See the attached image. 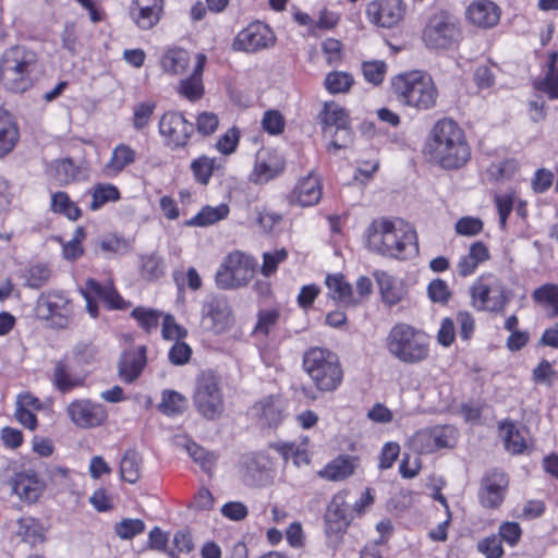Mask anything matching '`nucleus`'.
<instances>
[{
    "label": "nucleus",
    "instance_id": "nucleus-20",
    "mask_svg": "<svg viewBox=\"0 0 558 558\" xmlns=\"http://www.w3.org/2000/svg\"><path fill=\"white\" fill-rule=\"evenodd\" d=\"M165 0H132L129 14L132 22L143 31L154 28L162 17Z\"/></svg>",
    "mask_w": 558,
    "mask_h": 558
},
{
    "label": "nucleus",
    "instance_id": "nucleus-30",
    "mask_svg": "<svg viewBox=\"0 0 558 558\" xmlns=\"http://www.w3.org/2000/svg\"><path fill=\"white\" fill-rule=\"evenodd\" d=\"M19 141V129L13 117L0 108V157L8 155Z\"/></svg>",
    "mask_w": 558,
    "mask_h": 558
},
{
    "label": "nucleus",
    "instance_id": "nucleus-59",
    "mask_svg": "<svg viewBox=\"0 0 558 558\" xmlns=\"http://www.w3.org/2000/svg\"><path fill=\"white\" fill-rule=\"evenodd\" d=\"M477 549L486 558H500L504 554L501 539L499 536L492 535L477 544Z\"/></svg>",
    "mask_w": 558,
    "mask_h": 558
},
{
    "label": "nucleus",
    "instance_id": "nucleus-45",
    "mask_svg": "<svg viewBox=\"0 0 558 558\" xmlns=\"http://www.w3.org/2000/svg\"><path fill=\"white\" fill-rule=\"evenodd\" d=\"M51 271L45 264H36L31 266L23 275L26 286L33 289H39L50 278Z\"/></svg>",
    "mask_w": 558,
    "mask_h": 558
},
{
    "label": "nucleus",
    "instance_id": "nucleus-48",
    "mask_svg": "<svg viewBox=\"0 0 558 558\" xmlns=\"http://www.w3.org/2000/svg\"><path fill=\"white\" fill-rule=\"evenodd\" d=\"M156 104L154 101H144L136 104L133 110V126L141 131L145 129L155 111Z\"/></svg>",
    "mask_w": 558,
    "mask_h": 558
},
{
    "label": "nucleus",
    "instance_id": "nucleus-2",
    "mask_svg": "<svg viewBox=\"0 0 558 558\" xmlns=\"http://www.w3.org/2000/svg\"><path fill=\"white\" fill-rule=\"evenodd\" d=\"M366 245L376 254L396 258L417 252L416 233L401 219L373 221L366 231Z\"/></svg>",
    "mask_w": 558,
    "mask_h": 558
},
{
    "label": "nucleus",
    "instance_id": "nucleus-38",
    "mask_svg": "<svg viewBox=\"0 0 558 558\" xmlns=\"http://www.w3.org/2000/svg\"><path fill=\"white\" fill-rule=\"evenodd\" d=\"M504 435L506 449L514 454L522 453L526 449V441L520 430L512 422H505L500 425Z\"/></svg>",
    "mask_w": 558,
    "mask_h": 558
},
{
    "label": "nucleus",
    "instance_id": "nucleus-19",
    "mask_svg": "<svg viewBox=\"0 0 558 558\" xmlns=\"http://www.w3.org/2000/svg\"><path fill=\"white\" fill-rule=\"evenodd\" d=\"M83 295L86 300V310L94 318L98 316V307L94 298L104 301L110 308H122L124 303L123 299L111 283L100 284L94 279L86 281Z\"/></svg>",
    "mask_w": 558,
    "mask_h": 558
},
{
    "label": "nucleus",
    "instance_id": "nucleus-55",
    "mask_svg": "<svg viewBox=\"0 0 558 558\" xmlns=\"http://www.w3.org/2000/svg\"><path fill=\"white\" fill-rule=\"evenodd\" d=\"M288 257V252L284 248L277 250L272 253L266 252L263 255L262 272L265 277L271 276L280 263L284 262Z\"/></svg>",
    "mask_w": 558,
    "mask_h": 558
},
{
    "label": "nucleus",
    "instance_id": "nucleus-1",
    "mask_svg": "<svg viewBox=\"0 0 558 558\" xmlns=\"http://www.w3.org/2000/svg\"><path fill=\"white\" fill-rule=\"evenodd\" d=\"M425 153L444 169L463 167L471 156L461 128L451 119L437 121L425 144Z\"/></svg>",
    "mask_w": 558,
    "mask_h": 558
},
{
    "label": "nucleus",
    "instance_id": "nucleus-53",
    "mask_svg": "<svg viewBox=\"0 0 558 558\" xmlns=\"http://www.w3.org/2000/svg\"><path fill=\"white\" fill-rule=\"evenodd\" d=\"M280 317L279 310H267L258 313V322L254 328L255 333L267 336L271 328L278 323Z\"/></svg>",
    "mask_w": 558,
    "mask_h": 558
},
{
    "label": "nucleus",
    "instance_id": "nucleus-7",
    "mask_svg": "<svg viewBox=\"0 0 558 558\" xmlns=\"http://www.w3.org/2000/svg\"><path fill=\"white\" fill-rule=\"evenodd\" d=\"M193 403L197 412L207 420H216L225 410L223 395L219 377L210 372H202L195 379Z\"/></svg>",
    "mask_w": 558,
    "mask_h": 558
},
{
    "label": "nucleus",
    "instance_id": "nucleus-10",
    "mask_svg": "<svg viewBox=\"0 0 558 558\" xmlns=\"http://www.w3.org/2000/svg\"><path fill=\"white\" fill-rule=\"evenodd\" d=\"M473 306L478 311L499 312L508 303L506 287L495 275L481 276L471 287Z\"/></svg>",
    "mask_w": 558,
    "mask_h": 558
},
{
    "label": "nucleus",
    "instance_id": "nucleus-60",
    "mask_svg": "<svg viewBox=\"0 0 558 558\" xmlns=\"http://www.w3.org/2000/svg\"><path fill=\"white\" fill-rule=\"evenodd\" d=\"M428 296L433 302L445 304L451 296L446 281L441 279H434L427 288Z\"/></svg>",
    "mask_w": 558,
    "mask_h": 558
},
{
    "label": "nucleus",
    "instance_id": "nucleus-11",
    "mask_svg": "<svg viewBox=\"0 0 558 558\" xmlns=\"http://www.w3.org/2000/svg\"><path fill=\"white\" fill-rule=\"evenodd\" d=\"M457 429L451 425H437L417 430L410 439V448L417 453H432L453 447Z\"/></svg>",
    "mask_w": 558,
    "mask_h": 558
},
{
    "label": "nucleus",
    "instance_id": "nucleus-8",
    "mask_svg": "<svg viewBox=\"0 0 558 558\" xmlns=\"http://www.w3.org/2000/svg\"><path fill=\"white\" fill-rule=\"evenodd\" d=\"M256 262L248 255L234 251L230 253L216 272L215 281L222 290L238 289L246 286L253 278Z\"/></svg>",
    "mask_w": 558,
    "mask_h": 558
},
{
    "label": "nucleus",
    "instance_id": "nucleus-6",
    "mask_svg": "<svg viewBox=\"0 0 558 558\" xmlns=\"http://www.w3.org/2000/svg\"><path fill=\"white\" fill-rule=\"evenodd\" d=\"M36 63L35 52L25 48L7 50L0 61V82L14 93H23L32 86L31 72Z\"/></svg>",
    "mask_w": 558,
    "mask_h": 558
},
{
    "label": "nucleus",
    "instance_id": "nucleus-16",
    "mask_svg": "<svg viewBox=\"0 0 558 558\" xmlns=\"http://www.w3.org/2000/svg\"><path fill=\"white\" fill-rule=\"evenodd\" d=\"M202 324L215 333H222L233 325L230 305L223 298H211L202 307Z\"/></svg>",
    "mask_w": 558,
    "mask_h": 558
},
{
    "label": "nucleus",
    "instance_id": "nucleus-56",
    "mask_svg": "<svg viewBox=\"0 0 558 558\" xmlns=\"http://www.w3.org/2000/svg\"><path fill=\"white\" fill-rule=\"evenodd\" d=\"M240 140V131L238 128H230L216 143V148L223 155L232 154Z\"/></svg>",
    "mask_w": 558,
    "mask_h": 558
},
{
    "label": "nucleus",
    "instance_id": "nucleus-43",
    "mask_svg": "<svg viewBox=\"0 0 558 558\" xmlns=\"http://www.w3.org/2000/svg\"><path fill=\"white\" fill-rule=\"evenodd\" d=\"M131 315L145 331L150 332L157 329L162 314L157 310L138 306Z\"/></svg>",
    "mask_w": 558,
    "mask_h": 558
},
{
    "label": "nucleus",
    "instance_id": "nucleus-18",
    "mask_svg": "<svg viewBox=\"0 0 558 558\" xmlns=\"http://www.w3.org/2000/svg\"><path fill=\"white\" fill-rule=\"evenodd\" d=\"M509 480L500 470L488 471L481 481L478 498L485 508H497L505 499Z\"/></svg>",
    "mask_w": 558,
    "mask_h": 558
},
{
    "label": "nucleus",
    "instance_id": "nucleus-33",
    "mask_svg": "<svg viewBox=\"0 0 558 558\" xmlns=\"http://www.w3.org/2000/svg\"><path fill=\"white\" fill-rule=\"evenodd\" d=\"M355 518L353 508L347 502L345 494H337L328 505L326 512L327 523H351Z\"/></svg>",
    "mask_w": 558,
    "mask_h": 558
},
{
    "label": "nucleus",
    "instance_id": "nucleus-37",
    "mask_svg": "<svg viewBox=\"0 0 558 558\" xmlns=\"http://www.w3.org/2000/svg\"><path fill=\"white\" fill-rule=\"evenodd\" d=\"M53 383L61 392H68L83 385V379L73 375L63 361H58L53 369Z\"/></svg>",
    "mask_w": 558,
    "mask_h": 558
},
{
    "label": "nucleus",
    "instance_id": "nucleus-57",
    "mask_svg": "<svg viewBox=\"0 0 558 558\" xmlns=\"http://www.w3.org/2000/svg\"><path fill=\"white\" fill-rule=\"evenodd\" d=\"M262 125L267 133L277 135L284 129V119L278 110H268L264 114Z\"/></svg>",
    "mask_w": 558,
    "mask_h": 558
},
{
    "label": "nucleus",
    "instance_id": "nucleus-4",
    "mask_svg": "<svg viewBox=\"0 0 558 558\" xmlns=\"http://www.w3.org/2000/svg\"><path fill=\"white\" fill-rule=\"evenodd\" d=\"M388 352L404 364H417L429 355L428 336L411 325H395L387 335Z\"/></svg>",
    "mask_w": 558,
    "mask_h": 558
},
{
    "label": "nucleus",
    "instance_id": "nucleus-26",
    "mask_svg": "<svg viewBox=\"0 0 558 558\" xmlns=\"http://www.w3.org/2000/svg\"><path fill=\"white\" fill-rule=\"evenodd\" d=\"M328 289V295L333 301L345 306H356L360 300L353 295L352 286L344 279L343 275H328L325 280Z\"/></svg>",
    "mask_w": 558,
    "mask_h": 558
},
{
    "label": "nucleus",
    "instance_id": "nucleus-35",
    "mask_svg": "<svg viewBox=\"0 0 558 558\" xmlns=\"http://www.w3.org/2000/svg\"><path fill=\"white\" fill-rule=\"evenodd\" d=\"M135 159L136 151L132 147L125 144H119L113 148L112 156L107 162L106 169L111 173H119L125 167L133 163Z\"/></svg>",
    "mask_w": 558,
    "mask_h": 558
},
{
    "label": "nucleus",
    "instance_id": "nucleus-64",
    "mask_svg": "<svg viewBox=\"0 0 558 558\" xmlns=\"http://www.w3.org/2000/svg\"><path fill=\"white\" fill-rule=\"evenodd\" d=\"M536 88L548 94L549 98H558V70H548L546 76L536 84Z\"/></svg>",
    "mask_w": 558,
    "mask_h": 558
},
{
    "label": "nucleus",
    "instance_id": "nucleus-5",
    "mask_svg": "<svg viewBox=\"0 0 558 558\" xmlns=\"http://www.w3.org/2000/svg\"><path fill=\"white\" fill-rule=\"evenodd\" d=\"M392 90L397 99L417 110H428L436 105L438 92L432 76L413 71L397 75L392 80Z\"/></svg>",
    "mask_w": 558,
    "mask_h": 558
},
{
    "label": "nucleus",
    "instance_id": "nucleus-24",
    "mask_svg": "<svg viewBox=\"0 0 558 558\" xmlns=\"http://www.w3.org/2000/svg\"><path fill=\"white\" fill-rule=\"evenodd\" d=\"M44 488L45 483L32 470H25L14 478L13 490L27 502L37 501Z\"/></svg>",
    "mask_w": 558,
    "mask_h": 558
},
{
    "label": "nucleus",
    "instance_id": "nucleus-22",
    "mask_svg": "<svg viewBox=\"0 0 558 558\" xmlns=\"http://www.w3.org/2000/svg\"><path fill=\"white\" fill-rule=\"evenodd\" d=\"M147 364L146 347L137 348L123 352L118 364V375L126 384L135 381L142 374Z\"/></svg>",
    "mask_w": 558,
    "mask_h": 558
},
{
    "label": "nucleus",
    "instance_id": "nucleus-40",
    "mask_svg": "<svg viewBox=\"0 0 558 558\" xmlns=\"http://www.w3.org/2000/svg\"><path fill=\"white\" fill-rule=\"evenodd\" d=\"M51 209L62 214L70 220H77L81 217V209L72 202L65 192H56L51 196Z\"/></svg>",
    "mask_w": 558,
    "mask_h": 558
},
{
    "label": "nucleus",
    "instance_id": "nucleus-63",
    "mask_svg": "<svg viewBox=\"0 0 558 558\" xmlns=\"http://www.w3.org/2000/svg\"><path fill=\"white\" fill-rule=\"evenodd\" d=\"M187 331L182 326L178 325L171 315H166L162 323V336L165 339L178 340L185 338Z\"/></svg>",
    "mask_w": 558,
    "mask_h": 558
},
{
    "label": "nucleus",
    "instance_id": "nucleus-39",
    "mask_svg": "<svg viewBox=\"0 0 558 558\" xmlns=\"http://www.w3.org/2000/svg\"><path fill=\"white\" fill-rule=\"evenodd\" d=\"M228 214L229 207L226 204H220L216 207L206 206L190 220L189 225L199 227L209 226L225 219Z\"/></svg>",
    "mask_w": 558,
    "mask_h": 558
},
{
    "label": "nucleus",
    "instance_id": "nucleus-3",
    "mask_svg": "<svg viewBox=\"0 0 558 558\" xmlns=\"http://www.w3.org/2000/svg\"><path fill=\"white\" fill-rule=\"evenodd\" d=\"M302 365L315 388L320 392H332L342 384L344 375L342 365L339 356L329 349L310 348L303 354Z\"/></svg>",
    "mask_w": 558,
    "mask_h": 558
},
{
    "label": "nucleus",
    "instance_id": "nucleus-54",
    "mask_svg": "<svg viewBox=\"0 0 558 558\" xmlns=\"http://www.w3.org/2000/svg\"><path fill=\"white\" fill-rule=\"evenodd\" d=\"M456 232L464 236H474L482 232L483 221L480 218L462 217L454 226Z\"/></svg>",
    "mask_w": 558,
    "mask_h": 558
},
{
    "label": "nucleus",
    "instance_id": "nucleus-17",
    "mask_svg": "<svg viewBox=\"0 0 558 558\" xmlns=\"http://www.w3.org/2000/svg\"><path fill=\"white\" fill-rule=\"evenodd\" d=\"M71 422L81 428H90L101 425L107 418L104 405L88 399L71 402L66 408Z\"/></svg>",
    "mask_w": 558,
    "mask_h": 558
},
{
    "label": "nucleus",
    "instance_id": "nucleus-9",
    "mask_svg": "<svg viewBox=\"0 0 558 558\" xmlns=\"http://www.w3.org/2000/svg\"><path fill=\"white\" fill-rule=\"evenodd\" d=\"M422 38L430 49H447L461 38L458 20L448 11L435 13L428 20Z\"/></svg>",
    "mask_w": 558,
    "mask_h": 558
},
{
    "label": "nucleus",
    "instance_id": "nucleus-28",
    "mask_svg": "<svg viewBox=\"0 0 558 558\" xmlns=\"http://www.w3.org/2000/svg\"><path fill=\"white\" fill-rule=\"evenodd\" d=\"M322 197V187L319 180L310 174L301 179L293 191V199L300 206H313L319 202Z\"/></svg>",
    "mask_w": 558,
    "mask_h": 558
},
{
    "label": "nucleus",
    "instance_id": "nucleus-15",
    "mask_svg": "<svg viewBox=\"0 0 558 558\" xmlns=\"http://www.w3.org/2000/svg\"><path fill=\"white\" fill-rule=\"evenodd\" d=\"M276 37L271 28L259 22H253L242 29L235 37L232 47L234 50L256 52L275 45Z\"/></svg>",
    "mask_w": 558,
    "mask_h": 558
},
{
    "label": "nucleus",
    "instance_id": "nucleus-34",
    "mask_svg": "<svg viewBox=\"0 0 558 558\" xmlns=\"http://www.w3.org/2000/svg\"><path fill=\"white\" fill-rule=\"evenodd\" d=\"M141 454L134 449L126 450L120 462V475L122 480L130 484H135L141 476Z\"/></svg>",
    "mask_w": 558,
    "mask_h": 558
},
{
    "label": "nucleus",
    "instance_id": "nucleus-32",
    "mask_svg": "<svg viewBox=\"0 0 558 558\" xmlns=\"http://www.w3.org/2000/svg\"><path fill=\"white\" fill-rule=\"evenodd\" d=\"M206 57L204 54H197V61L193 71V74L182 80L180 83V93L190 100L199 99L203 96V85L201 75L204 70Z\"/></svg>",
    "mask_w": 558,
    "mask_h": 558
},
{
    "label": "nucleus",
    "instance_id": "nucleus-42",
    "mask_svg": "<svg viewBox=\"0 0 558 558\" xmlns=\"http://www.w3.org/2000/svg\"><path fill=\"white\" fill-rule=\"evenodd\" d=\"M120 198L119 190L112 184H98L92 193L89 208L98 210L108 202H114Z\"/></svg>",
    "mask_w": 558,
    "mask_h": 558
},
{
    "label": "nucleus",
    "instance_id": "nucleus-58",
    "mask_svg": "<svg viewBox=\"0 0 558 558\" xmlns=\"http://www.w3.org/2000/svg\"><path fill=\"white\" fill-rule=\"evenodd\" d=\"M19 534L23 537V541L31 546L39 545L46 539L45 525H21Z\"/></svg>",
    "mask_w": 558,
    "mask_h": 558
},
{
    "label": "nucleus",
    "instance_id": "nucleus-44",
    "mask_svg": "<svg viewBox=\"0 0 558 558\" xmlns=\"http://www.w3.org/2000/svg\"><path fill=\"white\" fill-rule=\"evenodd\" d=\"M215 169V159L205 155L191 162V170L194 179L201 184H208Z\"/></svg>",
    "mask_w": 558,
    "mask_h": 558
},
{
    "label": "nucleus",
    "instance_id": "nucleus-31",
    "mask_svg": "<svg viewBox=\"0 0 558 558\" xmlns=\"http://www.w3.org/2000/svg\"><path fill=\"white\" fill-rule=\"evenodd\" d=\"M320 123L324 135L331 134L336 129L350 124L347 111L335 102L325 104L320 113Z\"/></svg>",
    "mask_w": 558,
    "mask_h": 558
},
{
    "label": "nucleus",
    "instance_id": "nucleus-27",
    "mask_svg": "<svg viewBox=\"0 0 558 558\" xmlns=\"http://www.w3.org/2000/svg\"><path fill=\"white\" fill-rule=\"evenodd\" d=\"M253 411L262 424L269 427L277 426L283 418V404L279 398L267 397L256 403Z\"/></svg>",
    "mask_w": 558,
    "mask_h": 558
},
{
    "label": "nucleus",
    "instance_id": "nucleus-14",
    "mask_svg": "<svg viewBox=\"0 0 558 558\" xmlns=\"http://www.w3.org/2000/svg\"><path fill=\"white\" fill-rule=\"evenodd\" d=\"M159 132L166 137L167 145L172 149L186 146L194 133V124L189 122L183 113L165 112L159 120Z\"/></svg>",
    "mask_w": 558,
    "mask_h": 558
},
{
    "label": "nucleus",
    "instance_id": "nucleus-41",
    "mask_svg": "<svg viewBox=\"0 0 558 558\" xmlns=\"http://www.w3.org/2000/svg\"><path fill=\"white\" fill-rule=\"evenodd\" d=\"M187 408V399L174 391L165 390L162 393V401L159 404V410L167 415H177L184 412Z\"/></svg>",
    "mask_w": 558,
    "mask_h": 558
},
{
    "label": "nucleus",
    "instance_id": "nucleus-52",
    "mask_svg": "<svg viewBox=\"0 0 558 558\" xmlns=\"http://www.w3.org/2000/svg\"><path fill=\"white\" fill-rule=\"evenodd\" d=\"M99 248L105 253L124 255L130 251L131 245L124 238L108 235L99 241Z\"/></svg>",
    "mask_w": 558,
    "mask_h": 558
},
{
    "label": "nucleus",
    "instance_id": "nucleus-12",
    "mask_svg": "<svg viewBox=\"0 0 558 558\" xmlns=\"http://www.w3.org/2000/svg\"><path fill=\"white\" fill-rule=\"evenodd\" d=\"M36 311L41 319L51 320L56 328H66L73 316L71 301L60 291L43 293L37 301Z\"/></svg>",
    "mask_w": 558,
    "mask_h": 558
},
{
    "label": "nucleus",
    "instance_id": "nucleus-21",
    "mask_svg": "<svg viewBox=\"0 0 558 558\" xmlns=\"http://www.w3.org/2000/svg\"><path fill=\"white\" fill-rule=\"evenodd\" d=\"M283 169L284 161L279 155L270 150H260L256 155L251 180L256 184H264L277 178Z\"/></svg>",
    "mask_w": 558,
    "mask_h": 558
},
{
    "label": "nucleus",
    "instance_id": "nucleus-25",
    "mask_svg": "<svg viewBox=\"0 0 558 558\" xmlns=\"http://www.w3.org/2000/svg\"><path fill=\"white\" fill-rule=\"evenodd\" d=\"M374 277L379 287L383 302L389 307L398 304L405 295L401 281L383 270H376Z\"/></svg>",
    "mask_w": 558,
    "mask_h": 558
},
{
    "label": "nucleus",
    "instance_id": "nucleus-29",
    "mask_svg": "<svg viewBox=\"0 0 558 558\" xmlns=\"http://www.w3.org/2000/svg\"><path fill=\"white\" fill-rule=\"evenodd\" d=\"M355 461L353 457L340 456L320 470L318 475L328 481H343L354 473L356 468Z\"/></svg>",
    "mask_w": 558,
    "mask_h": 558
},
{
    "label": "nucleus",
    "instance_id": "nucleus-13",
    "mask_svg": "<svg viewBox=\"0 0 558 558\" xmlns=\"http://www.w3.org/2000/svg\"><path fill=\"white\" fill-rule=\"evenodd\" d=\"M407 4L402 0H372L365 9L371 24L381 28H392L404 19Z\"/></svg>",
    "mask_w": 558,
    "mask_h": 558
},
{
    "label": "nucleus",
    "instance_id": "nucleus-50",
    "mask_svg": "<svg viewBox=\"0 0 558 558\" xmlns=\"http://www.w3.org/2000/svg\"><path fill=\"white\" fill-rule=\"evenodd\" d=\"M535 301L546 303L553 306L551 316H558V287L546 284L536 289L533 293Z\"/></svg>",
    "mask_w": 558,
    "mask_h": 558
},
{
    "label": "nucleus",
    "instance_id": "nucleus-23",
    "mask_svg": "<svg viewBox=\"0 0 558 558\" xmlns=\"http://www.w3.org/2000/svg\"><path fill=\"white\" fill-rule=\"evenodd\" d=\"M499 7L489 0L473 1L466 9L469 22L480 28H492L500 20Z\"/></svg>",
    "mask_w": 558,
    "mask_h": 558
},
{
    "label": "nucleus",
    "instance_id": "nucleus-47",
    "mask_svg": "<svg viewBox=\"0 0 558 558\" xmlns=\"http://www.w3.org/2000/svg\"><path fill=\"white\" fill-rule=\"evenodd\" d=\"M362 72L368 83L377 86L383 83L387 72V64L384 61H364Z\"/></svg>",
    "mask_w": 558,
    "mask_h": 558
},
{
    "label": "nucleus",
    "instance_id": "nucleus-62",
    "mask_svg": "<svg viewBox=\"0 0 558 558\" xmlns=\"http://www.w3.org/2000/svg\"><path fill=\"white\" fill-rule=\"evenodd\" d=\"M219 124V119L214 112L204 111L197 116L196 130L203 136L213 134Z\"/></svg>",
    "mask_w": 558,
    "mask_h": 558
},
{
    "label": "nucleus",
    "instance_id": "nucleus-61",
    "mask_svg": "<svg viewBox=\"0 0 558 558\" xmlns=\"http://www.w3.org/2000/svg\"><path fill=\"white\" fill-rule=\"evenodd\" d=\"M495 204L499 216L500 228L505 229L507 225V218L513 209L514 196L512 194H498L495 196Z\"/></svg>",
    "mask_w": 558,
    "mask_h": 558
},
{
    "label": "nucleus",
    "instance_id": "nucleus-51",
    "mask_svg": "<svg viewBox=\"0 0 558 558\" xmlns=\"http://www.w3.org/2000/svg\"><path fill=\"white\" fill-rule=\"evenodd\" d=\"M325 136L331 138L330 145L328 147L329 151L331 149L338 150L348 148L353 142V133L350 124L340 126V129H336V131L331 132V134H326Z\"/></svg>",
    "mask_w": 558,
    "mask_h": 558
},
{
    "label": "nucleus",
    "instance_id": "nucleus-49",
    "mask_svg": "<svg viewBox=\"0 0 558 558\" xmlns=\"http://www.w3.org/2000/svg\"><path fill=\"white\" fill-rule=\"evenodd\" d=\"M186 450L193 460L201 464L204 471L208 472L213 469L216 461V456L213 452L206 451L195 442H187Z\"/></svg>",
    "mask_w": 558,
    "mask_h": 558
},
{
    "label": "nucleus",
    "instance_id": "nucleus-46",
    "mask_svg": "<svg viewBox=\"0 0 558 558\" xmlns=\"http://www.w3.org/2000/svg\"><path fill=\"white\" fill-rule=\"evenodd\" d=\"M353 77L347 72H331L325 78V86L331 94L345 93L353 84Z\"/></svg>",
    "mask_w": 558,
    "mask_h": 558
},
{
    "label": "nucleus",
    "instance_id": "nucleus-36",
    "mask_svg": "<svg viewBox=\"0 0 558 558\" xmlns=\"http://www.w3.org/2000/svg\"><path fill=\"white\" fill-rule=\"evenodd\" d=\"M190 62L189 52L184 49H169L161 60L162 69L174 75L182 74Z\"/></svg>",
    "mask_w": 558,
    "mask_h": 558
}]
</instances>
